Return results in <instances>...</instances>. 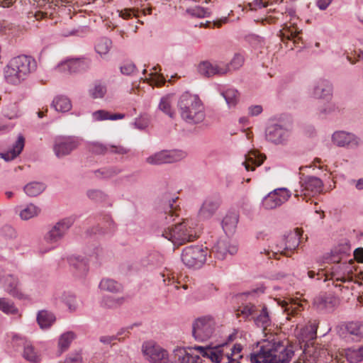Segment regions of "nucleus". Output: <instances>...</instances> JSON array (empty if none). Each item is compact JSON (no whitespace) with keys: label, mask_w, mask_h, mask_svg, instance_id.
Segmentation results:
<instances>
[{"label":"nucleus","mask_w":363,"mask_h":363,"mask_svg":"<svg viewBox=\"0 0 363 363\" xmlns=\"http://www.w3.org/2000/svg\"><path fill=\"white\" fill-rule=\"evenodd\" d=\"M77 218V216L72 215L59 220L46 233L44 236L45 241L49 244H57L65 237Z\"/></svg>","instance_id":"nucleus-7"},{"label":"nucleus","mask_w":363,"mask_h":363,"mask_svg":"<svg viewBox=\"0 0 363 363\" xmlns=\"http://www.w3.org/2000/svg\"><path fill=\"white\" fill-rule=\"evenodd\" d=\"M302 191L305 194H318L322 191L323 183L322 180L313 176H308L301 181Z\"/></svg>","instance_id":"nucleus-22"},{"label":"nucleus","mask_w":363,"mask_h":363,"mask_svg":"<svg viewBox=\"0 0 363 363\" xmlns=\"http://www.w3.org/2000/svg\"><path fill=\"white\" fill-rule=\"evenodd\" d=\"M106 93V86L100 81H96L93 84V87L89 89V96L94 99H101Z\"/></svg>","instance_id":"nucleus-36"},{"label":"nucleus","mask_w":363,"mask_h":363,"mask_svg":"<svg viewBox=\"0 0 363 363\" xmlns=\"http://www.w3.org/2000/svg\"><path fill=\"white\" fill-rule=\"evenodd\" d=\"M291 195L286 188L276 189L263 198L262 205L266 210L274 209L287 201Z\"/></svg>","instance_id":"nucleus-12"},{"label":"nucleus","mask_w":363,"mask_h":363,"mask_svg":"<svg viewBox=\"0 0 363 363\" xmlns=\"http://www.w3.org/2000/svg\"><path fill=\"white\" fill-rule=\"evenodd\" d=\"M36 61L31 56L21 55L13 57L4 69V77L11 84H18L35 71Z\"/></svg>","instance_id":"nucleus-2"},{"label":"nucleus","mask_w":363,"mask_h":363,"mask_svg":"<svg viewBox=\"0 0 363 363\" xmlns=\"http://www.w3.org/2000/svg\"><path fill=\"white\" fill-rule=\"evenodd\" d=\"M223 345H220L213 347L211 346V349L208 350L207 356L204 357L210 359L212 362L220 363L223 355V351L220 350V347Z\"/></svg>","instance_id":"nucleus-43"},{"label":"nucleus","mask_w":363,"mask_h":363,"mask_svg":"<svg viewBox=\"0 0 363 363\" xmlns=\"http://www.w3.org/2000/svg\"><path fill=\"white\" fill-rule=\"evenodd\" d=\"M109 152L118 155H125L129 150L122 145H109Z\"/></svg>","instance_id":"nucleus-61"},{"label":"nucleus","mask_w":363,"mask_h":363,"mask_svg":"<svg viewBox=\"0 0 363 363\" xmlns=\"http://www.w3.org/2000/svg\"><path fill=\"white\" fill-rule=\"evenodd\" d=\"M46 185L43 182H32L27 184L24 188V192L29 196H37L43 192Z\"/></svg>","instance_id":"nucleus-31"},{"label":"nucleus","mask_w":363,"mask_h":363,"mask_svg":"<svg viewBox=\"0 0 363 363\" xmlns=\"http://www.w3.org/2000/svg\"><path fill=\"white\" fill-rule=\"evenodd\" d=\"M185 157L186 153L182 150H164L147 157L146 162L152 165H161L179 162Z\"/></svg>","instance_id":"nucleus-9"},{"label":"nucleus","mask_w":363,"mask_h":363,"mask_svg":"<svg viewBox=\"0 0 363 363\" xmlns=\"http://www.w3.org/2000/svg\"><path fill=\"white\" fill-rule=\"evenodd\" d=\"M257 311L255 305L249 303L239 307L238 315H242L243 318L247 319L253 315Z\"/></svg>","instance_id":"nucleus-47"},{"label":"nucleus","mask_w":363,"mask_h":363,"mask_svg":"<svg viewBox=\"0 0 363 363\" xmlns=\"http://www.w3.org/2000/svg\"><path fill=\"white\" fill-rule=\"evenodd\" d=\"M187 11L194 16L198 17V18H204L208 16V14L209 13L208 10L206 9H204L201 6H196L193 9H188Z\"/></svg>","instance_id":"nucleus-55"},{"label":"nucleus","mask_w":363,"mask_h":363,"mask_svg":"<svg viewBox=\"0 0 363 363\" xmlns=\"http://www.w3.org/2000/svg\"><path fill=\"white\" fill-rule=\"evenodd\" d=\"M219 206L220 202L218 199L213 198L206 199L199 211V218L203 220L210 219L215 214Z\"/></svg>","instance_id":"nucleus-21"},{"label":"nucleus","mask_w":363,"mask_h":363,"mask_svg":"<svg viewBox=\"0 0 363 363\" xmlns=\"http://www.w3.org/2000/svg\"><path fill=\"white\" fill-rule=\"evenodd\" d=\"M111 113L105 110H98L93 113V117L96 121L111 120Z\"/></svg>","instance_id":"nucleus-59"},{"label":"nucleus","mask_w":363,"mask_h":363,"mask_svg":"<svg viewBox=\"0 0 363 363\" xmlns=\"http://www.w3.org/2000/svg\"><path fill=\"white\" fill-rule=\"evenodd\" d=\"M64 363H82V357L80 352L69 353L64 361Z\"/></svg>","instance_id":"nucleus-57"},{"label":"nucleus","mask_w":363,"mask_h":363,"mask_svg":"<svg viewBox=\"0 0 363 363\" xmlns=\"http://www.w3.org/2000/svg\"><path fill=\"white\" fill-rule=\"evenodd\" d=\"M69 263L76 277H83L86 274L89 267L86 259L79 257L70 258Z\"/></svg>","instance_id":"nucleus-28"},{"label":"nucleus","mask_w":363,"mask_h":363,"mask_svg":"<svg viewBox=\"0 0 363 363\" xmlns=\"http://www.w3.org/2000/svg\"><path fill=\"white\" fill-rule=\"evenodd\" d=\"M214 332V323L211 318L202 317L193 323L192 335L195 340L203 342L209 339Z\"/></svg>","instance_id":"nucleus-10"},{"label":"nucleus","mask_w":363,"mask_h":363,"mask_svg":"<svg viewBox=\"0 0 363 363\" xmlns=\"http://www.w3.org/2000/svg\"><path fill=\"white\" fill-rule=\"evenodd\" d=\"M346 330L353 336V340H360L363 338V322H350L346 325Z\"/></svg>","instance_id":"nucleus-29"},{"label":"nucleus","mask_w":363,"mask_h":363,"mask_svg":"<svg viewBox=\"0 0 363 363\" xmlns=\"http://www.w3.org/2000/svg\"><path fill=\"white\" fill-rule=\"evenodd\" d=\"M162 236L177 246L194 241L199 237L196 230L185 221L164 228Z\"/></svg>","instance_id":"nucleus-4"},{"label":"nucleus","mask_w":363,"mask_h":363,"mask_svg":"<svg viewBox=\"0 0 363 363\" xmlns=\"http://www.w3.org/2000/svg\"><path fill=\"white\" fill-rule=\"evenodd\" d=\"M301 235V234L298 229L288 233L277 245L278 252L287 257L291 256L289 252H293L299 245Z\"/></svg>","instance_id":"nucleus-14"},{"label":"nucleus","mask_w":363,"mask_h":363,"mask_svg":"<svg viewBox=\"0 0 363 363\" xmlns=\"http://www.w3.org/2000/svg\"><path fill=\"white\" fill-rule=\"evenodd\" d=\"M294 355L289 342L281 340L267 342L257 353L250 355L251 363H289Z\"/></svg>","instance_id":"nucleus-1"},{"label":"nucleus","mask_w":363,"mask_h":363,"mask_svg":"<svg viewBox=\"0 0 363 363\" xmlns=\"http://www.w3.org/2000/svg\"><path fill=\"white\" fill-rule=\"evenodd\" d=\"M80 144V140L75 136H58L55 138L53 151L57 158H62L70 155Z\"/></svg>","instance_id":"nucleus-8"},{"label":"nucleus","mask_w":363,"mask_h":363,"mask_svg":"<svg viewBox=\"0 0 363 363\" xmlns=\"http://www.w3.org/2000/svg\"><path fill=\"white\" fill-rule=\"evenodd\" d=\"M353 263L354 262L350 259L348 262H338L333 264L330 269V279L337 281H340L344 283L351 281L353 279Z\"/></svg>","instance_id":"nucleus-13"},{"label":"nucleus","mask_w":363,"mask_h":363,"mask_svg":"<svg viewBox=\"0 0 363 363\" xmlns=\"http://www.w3.org/2000/svg\"><path fill=\"white\" fill-rule=\"evenodd\" d=\"M30 4H36V6L39 8H43L46 6L47 4H54L55 6H58L59 2L61 3L65 2V3H69V0H52V1H50V0H29Z\"/></svg>","instance_id":"nucleus-56"},{"label":"nucleus","mask_w":363,"mask_h":363,"mask_svg":"<svg viewBox=\"0 0 363 363\" xmlns=\"http://www.w3.org/2000/svg\"><path fill=\"white\" fill-rule=\"evenodd\" d=\"M75 338V335L73 332H67L63 333L58 342V345L60 350V353L67 350L72 340Z\"/></svg>","instance_id":"nucleus-41"},{"label":"nucleus","mask_w":363,"mask_h":363,"mask_svg":"<svg viewBox=\"0 0 363 363\" xmlns=\"http://www.w3.org/2000/svg\"><path fill=\"white\" fill-rule=\"evenodd\" d=\"M91 151L96 155H105L109 151V146L100 143H94L91 145Z\"/></svg>","instance_id":"nucleus-54"},{"label":"nucleus","mask_w":363,"mask_h":363,"mask_svg":"<svg viewBox=\"0 0 363 363\" xmlns=\"http://www.w3.org/2000/svg\"><path fill=\"white\" fill-rule=\"evenodd\" d=\"M123 297L115 298L113 296H108L104 297L103 303L108 308H116L121 306L123 302Z\"/></svg>","instance_id":"nucleus-52"},{"label":"nucleus","mask_w":363,"mask_h":363,"mask_svg":"<svg viewBox=\"0 0 363 363\" xmlns=\"http://www.w3.org/2000/svg\"><path fill=\"white\" fill-rule=\"evenodd\" d=\"M222 96L225 99L228 106L231 108L236 106L239 101L240 94L235 89H228L222 92Z\"/></svg>","instance_id":"nucleus-37"},{"label":"nucleus","mask_w":363,"mask_h":363,"mask_svg":"<svg viewBox=\"0 0 363 363\" xmlns=\"http://www.w3.org/2000/svg\"><path fill=\"white\" fill-rule=\"evenodd\" d=\"M208 248L203 245H189L182 250V262L189 268L199 269L206 262Z\"/></svg>","instance_id":"nucleus-5"},{"label":"nucleus","mask_w":363,"mask_h":363,"mask_svg":"<svg viewBox=\"0 0 363 363\" xmlns=\"http://www.w3.org/2000/svg\"><path fill=\"white\" fill-rule=\"evenodd\" d=\"M52 106L58 112H67L71 109L72 104L67 96H57L53 99Z\"/></svg>","instance_id":"nucleus-30"},{"label":"nucleus","mask_w":363,"mask_h":363,"mask_svg":"<svg viewBox=\"0 0 363 363\" xmlns=\"http://www.w3.org/2000/svg\"><path fill=\"white\" fill-rule=\"evenodd\" d=\"M308 276L311 279L315 278V276H317V279H321L323 277H326V278L324 279V281H325L328 279V272L325 273L323 269L320 270L318 273H315L314 271H308L307 272Z\"/></svg>","instance_id":"nucleus-63"},{"label":"nucleus","mask_w":363,"mask_h":363,"mask_svg":"<svg viewBox=\"0 0 363 363\" xmlns=\"http://www.w3.org/2000/svg\"><path fill=\"white\" fill-rule=\"evenodd\" d=\"M313 96L316 99H329L332 96V85L325 79H319L313 86Z\"/></svg>","instance_id":"nucleus-24"},{"label":"nucleus","mask_w":363,"mask_h":363,"mask_svg":"<svg viewBox=\"0 0 363 363\" xmlns=\"http://www.w3.org/2000/svg\"><path fill=\"white\" fill-rule=\"evenodd\" d=\"M339 111L338 107L333 103H327L323 107L318 108V115L320 117H325L328 115L333 114Z\"/></svg>","instance_id":"nucleus-50"},{"label":"nucleus","mask_w":363,"mask_h":363,"mask_svg":"<svg viewBox=\"0 0 363 363\" xmlns=\"http://www.w3.org/2000/svg\"><path fill=\"white\" fill-rule=\"evenodd\" d=\"M99 288L101 290L107 291L111 293H118L122 291V285L116 281L111 279H103L99 283Z\"/></svg>","instance_id":"nucleus-34"},{"label":"nucleus","mask_w":363,"mask_h":363,"mask_svg":"<svg viewBox=\"0 0 363 363\" xmlns=\"http://www.w3.org/2000/svg\"><path fill=\"white\" fill-rule=\"evenodd\" d=\"M40 212V209L33 203L28 204L25 208L21 211L20 217L21 219L27 220L36 216Z\"/></svg>","instance_id":"nucleus-40"},{"label":"nucleus","mask_w":363,"mask_h":363,"mask_svg":"<svg viewBox=\"0 0 363 363\" xmlns=\"http://www.w3.org/2000/svg\"><path fill=\"white\" fill-rule=\"evenodd\" d=\"M239 216L235 211H229L223 218L221 222L223 230L226 235H231L234 233L238 223Z\"/></svg>","instance_id":"nucleus-27"},{"label":"nucleus","mask_w":363,"mask_h":363,"mask_svg":"<svg viewBox=\"0 0 363 363\" xmlns=\"http://www.w3.org/2000/svg\"><path fill=\"white\" fill-rule=\"evenodd\" d=\"M159 108L170 118L174 117V112L172 111L170 103L167 98L162 97L161 99L159 104Z\"/></svg>","instance_id":"nucleus-53"},{"label":"nucleus","mask_w":363,"mask_h":363,"mask_svg":"<svg viewBox=\"0 0 363 363\" xmlns=\"http://www.w3.org/2000/svg\"><path fill=\"white\" fill-rule=\"evenodd\" d=\"M177 106L182 118L187 123L197 124L205 118L204 107L197 95L184 92L179 97Z\"/></svg>","instance_id":"nucleus-3"},{"label":"nucleus","mask_w":363,"mask_h":363,"mask_svg":"<svg viewBox=\"0 0 363 363\" xmlns=\"http://www.w3.org/2000/svg\"><path fill=\"white\" fill-rule=\"evenodd\" d=\"M291 135V127L286 123H271L265 129L266 140L276 145H286Z\"/></svg>","instance_id":"nucleus-6"},{"label":"nucleus","mask_w":363,"mask_h":363,"mask_svg":"<svg viewBox=\"0 0 363 363\" xmlns=\"http://www.w3.org/2000/svg\"><path fill=\"white\" fill-rule=\"evenodd\" d=\"M1 233L3 235H4L6 237H9V238H13L16 236V232L15 229L11 225H4L1 228Z\"/></svg>","instance_id":"nucleus-62"},{"label":"nucleus","mask_w":363,"mask_h":363,"mask_svg":"<svg viewBox=\"0 0 363 363\" xmlns=\"http://www.w3.org/2000/svg\"><path fill=\"white\" fill-rule=\"evenodd\" d=\"M266 160L264 154L259 153L257 150H252L247 155H245V160L242 162L247 171H254L256 167L260 166Z\"/></svg>","instance_id":"nucleus-26"},{"label":"nucleus","mask_w":363,"mask_h":363,"mask_svg":"<svg viewBox=\"0 0 363 363\" xmlns=\"http://www.w3.org/2000/svg\"><path fill=\"white\" fill-rule=\"evenodd\" d=\"M112 41L108 38H101L98 40L96 45L95 50L101 56L106 55L111 48Z\"/></svg>","instance_id":"nucleus-39"},{"label":"nucleus","mask_w":363,"mask_h":363,"mask_svg":"<svg viewBox=\"0 0 363 363\" xmlns=\"http://www.w3.org/2000/svg\"><path fill=\"white\" fill-rule=\"evenodd\" d=\"M135 16L134 10L132 9H125L120 11L119 16L123 19H129L132 16Z\"/></svg>","instance_id":"nucleus-64"},{"label":"nucleus","mask_w":363,"mask_h":363,"mask_svg":"<svg viewBox=\"0 0 363 363\" xmlns=\"http://www.w3.org/2000/svg\"><path fill=\"white\" fill-rule=\"evenodd\" d=\"M104 227H101L97 231L102 234H112L116 230V225L110 215H105L104 216Z\"/></svg>","instance_id":"nucleus-45"},{"label":"nucleus","mask_w":363,"mask_h":363,"mask_svg":"<svg viewBox=\"0 0 363 363\" xmlns=\"http://www.w3.org/2000/svg\"><path fill=\"white\" fill-rule=\"evenodd\" d=\"M253 318L255 324L258 327H265L268 325L270 323V319L267 307L264 306L259 315Z\"/></svg>","instance_id":"nucleus-46"},{"label":"nucleus","mask_w":363,"mask_h":363,"mask_svg":"<svg viewBox=\"0 0 363 363\" xmlns=\"http://www.w3.org/2000/svg\"><path fill=\"white\" fill-rule=\"evenodd\" d=\"M0 311L7 315H17L18 309L14 303L6 298H0Z\"/></svg>","instance_id":"nucleus-38"},{"label":"nucleus","mask_w":363,"mask_h":363,"mask_svg":"<svg viewBox=\"0 0 363 363\" xmlns=\"http://www.w3.org/2000/svg\"><path fill=\"white\" fill-rule=\"evenodd\" d=\"M339 303V298L328 293L320 294L313 301V305L316 309L324 313L333 312Z\"/></svg>","instance_id":"nucleus-16"},{"label":"nucleus","mask_w":363,"mask_h":363,"mask_svg":"<svg viewBox=\"0 0 363 363\" xmlns=\"http://www.w3.org/2000/svg\"><path fill=\"white\" fill-rule=\"evenodd\" d=\"M55 320L53 313L48 311H40L37 315V321L41 328H49Z\"/></svg>","instance_id":"nucleus-33"},{"label":"nucleus","mask_w":363,"mask_h":363,"mask_svg":"<svg viewBox=\"0 0 363 363\" xmlns=\"http://www.w3.org/2000/svg\"><path fill=\"white\" fill-rule=\"evenodd\" d=\"M24 145L25 138L22 135H19L16 141L12 145L10 150L4 152H0V157L6 162L11 161L21 153Z\"/></svg>","instance_id":"nucleus-25"},{"label":"nucleus","mask_w":363,"mask_h":363,"mask_svg":"<svg viewBox=\"0 0 363 363\" xmlns=\"http://www.w3.org/2000/svg\"><path fill=\"white\" fill-rule=\"evenodd\" d=\"M177 199L178 197L174 198L169 194H165L163 196L162 202L164 203V212L161 216L162 224H169L177 216L175 213L177 207L174 206Z\"/></svg>","instance_id":"nucleus-20"},{"label":"nucleus","mask_w":363,"mask_h":363,"mask_svg":"<svg viewBox=\"0 0 363 363\" xmlns=\"http://www.w3.org/2000/svg\"><path fill=\"white\" fill-rule=\"evenodd\" d=\"M245 40L252 46H257L262 43V38L256 34H248L245 36Z\"/></svg>","instance_id":"nucleus-60"},{"label":"nucleus","mask_w":363,"mask_h":363,"mask_svg":"<svg viewBox=\"0 0 363 363\" xmlns=\"http://www.w3.org/2000/svg\"><path fill=\"white\" fill-rule=\"evenodd\" d=\"M87 197L91 201L97 203L105 202L108 195L100 189H89L86 191Z\"/></svg>","instance_id":"nucleus-44"},{"label":"nucleus","mask_w":363,"mask_h":363,"mask_svg":"<svg viewBox=\"0 0 363 363\" xmlns=\"http://www.w3.org/2000/svg\"><path fill=\"white\" fill-rule=\"evenodd\" d=\"M142 352L150 363H167L169 361L167 351L153 342H145L142 346Z\"/></svg>","instance_id":"nucleus-11"},{"label":"nucleus","mask_w":363,"mask_h":363,"mask_svg":"<svg viewBox=\"0 0 363 363\" xmlns=\"http://www.w3.org/2000/svg\"><path fill=\"white\" fill-rule=\"evenodd\" d=\"M265 287L259 286L255 289H253L250 291H247L242 293L235 294L233 297L238 299H243L244 297L246 298L248 297H255L257 295L262 294L264 293Z\"/></svg>","instance_id":"nucleus-48"},{"label":"nucleus","mask_w":363,"mask_h":363,"mask_svg":"<svg viewBox=\"0 0 363 363\" xmlns=\"http://www.w3.org/2000/svg\"><path fill=\"white\" fill-rule=\"evenodd\" d=\"M91 60L89 58L70 59L60 63L58 68L62 72H68L72 74L84 72L89 69L91 67Z\"/></svg>","instance_id":"nucleus-15"},{"label":"nucleus","mask_w":363,"mask_h":363,"mask_svg":"<svg viewBox=\"0 0 363 363\" xmlns=\"http://www.w3.org/2000/svg\"><path fill=\"white\" fill-rule=\"evenodd\" d=\"M122 172V169L116 166L106 167L95 170L94 172L99 179H111Z\"/></svg>","instance_id":"nucleus-32"},{"label":"nucleus","mask_w":363,"mask_h":363,"mask_svg":"<svg viewBox=\"0 0 363 363\" xmlns=\"http://www.w3.org/2000/svg\"><path fill=\"white\" fill-rule=\"evenodd\" d=\"M121 72L124 75H130L136 71V66L132 62H125L120 67Z\"/></svg>","instance_id":"nucleus-58"},{"label":"nucleus","mask_w":363,"mask_h":363,"mask_svg":"<svg viewBox=\"0 0 363 363\" xmlns=\"http://www.w3.org/2000/svg\"><path fill=\"white\" fill-rule=\"evenodd\" d=\"M216 257L219 259H224L227 255H233L238 252V246L230 243L228 238L219 239L212 249Z\"/></svg>","instance_id":"nucleus-18"},{"label":"nucleus","mask_w":363,"mask_h":363,"mask_svg":"<svg viewBox=\"0 0 363 363\" xmlns=\"http://www.w3.org/2000/svg\"><path fill=\"white\" fill-rule=\"evenodd\" d=\"M333 143L338 147H357L359 145V138L354 134L339 130L332 135Z\"/></svg>","instance_id":"nucleus-17"},{"label":"nucleus","mask_w":363,"mask_h":363,"mask_svg":"<svg viewBox=\"0 0 363 363\" xmlns=\"http://www.w3.org/2000/svg\"><path fill=\"white\" fill-rule=\"evenodd\" d=\"M346 358L350 363H358L363 360V346L350 347L346 350Z\"/></svg>","instance_id":"nucleus-35"},{"label":"nucleus","mask_w":363,"mask_h":363,"mask_svg":"<svg viewBox=\"0 0 363 363\" xmlns=\"http://www.w3.org/2000/svg\"><path fill=\"white\" fill-rule=\"evenodd\" d=\"M3 286L11 296L19 300L26 299V294L21 289L18 279L13 275L8 274L4 277Z\"/></svg>","instance_id":"nucleus-19"},{"label":"nucleus","mask_w":363,"mask_h":363,"mask_svg":"<svg viewBox=\"0 0 363 363\" xmlns=\"http://www.w3.org/2000/svg\"><path fill=\"white\" fill-rule=\"evenodd\" d=\"M58 299L60 301L64 303L70 311H74L77 308V301L75 296L68 292H63L59 296Z\"/></svg>","instance_id":"nucleus-42"},{"label":"nucleus","mask_w":363,"mask_h":363,"mask_svg":"<svg viewBox=\"0 0 363 363\" xmlns=\"http://www.w3.org/2000/svg\"><path fill=\"white\" fill-rule=\"evenodd\" d=\"M199 73L205 77H211L214 75H223L227 72V68H222L213 65L209 61H202L198 65Z\"/></svg>","instance_id":"nucleus-23"},{"label":"nucleus","mask_w":363,"mask_h":363,"mask_svg":"<svg viewBox=\"0 0 363 363\" xmlns=\"http://www.w3.org/2000/svg\"><path fill=\"white\" fill-rule=\"evenodd\" d=\"M146 258L147 260H143L145 265H157L162 261V257L157 252H150Z\"/></svg>","instance_id":"nucleus-51"},{"label":"nucleus","mask_w":363,"mask_h":363,"mask_svg":"<svg viewBox=\"0 0 363 363\" xmlns=\"http://www.w3.org/2000/svg\"><path fill=\"white\" fill-rule=\"evenodd\" d=\"M23 356L26 360L31 362H36L38 361V357L35 352L34 347L28 343H26L24 345Z\"/></svg>","instance_id":"nucleus-49"}]
</instances>
